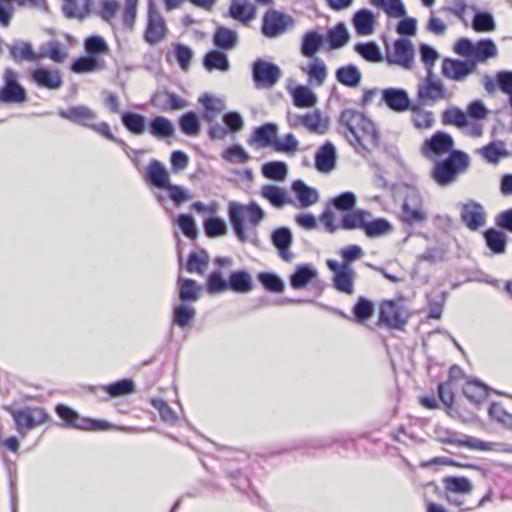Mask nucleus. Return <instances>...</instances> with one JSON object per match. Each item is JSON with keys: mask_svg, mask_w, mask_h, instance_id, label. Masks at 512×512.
Segmentation results:
<instances>
[{"mask_svg": "<svg viewBox=\"0 0 512 512\" xmlns=\"http://www.w3.org/2000/svg\"><path fill=\"white\" fill-rule=\"evenodd\" d=\"M178 284L180 285L179 299L182 303L198 300L200 287L197 285L196 281L179 278Z\"/></svg>", "mask_w": 512, "mask_h": 512, "instance_id": "58", "label": "nucleus"}, {"mask_svg": "<svg viewBox=\"0 0 512 512\" xmlns=\"http://www.w3.org/2000/svg\"><path fill=\"white\" fill-rule=\"evenodd\" d=\"M204 232L208 238L223 236L227 232V226L223 219L217 216H210L204 220Z\"/></svg>", "mask_w": 512, "mask_h": 512, "instance_id": "64", "label": "nucleus"}, {"mask_svg": "<svg viewBox=\"0 0 512 512\" xmlns=\"http://www.w3.org/2000/svg\"><path fill=\"white\" fill-rule=\"evenodd\" d=\"M17 73L11 69L4 70V85L0 89V103H23L27 101V91L18 82Z\"/></svg>", "mask_w": 512, "mask_h": 512, "instance_id": "10", "label": "nucleus"}, {"mask_svg": "<svg viewBox=\"0 0 512 512\" xmlns=\"http://www.w3.org/2000/svg\"><path fill=\"white\" fill-rule=\"evenodd\" d=\"M335 76L339 83L350 88L357 87L362 79L360 70L354 64L339 67L335 72Z\"/></svg>", "mask_w": 512, "mask_h": 512, "instance_id": "44", "label": "nucleus"}, {"mask_svg": "<svg viewBox=\"0 0 512 512\" xmlns=\"http://www.w3.org/2000/svg\"><path fill=\"white\" fill-rule=\"evenodd\" d=\"M91 3V0H65L63 13L67 18L83 20L90 14Z\"/></svg>", "mask_w": 512, "mask_h": 512, "instance_id": "39", "label": "nucleus"}, {"mask_svg": "<svg viewBox=\"0 0 512 512\" xmlns=\"http://www.w3.org/2000/svg\"><path fill=\"white\" fill-rule=\"evenodd\" d=\"M362 231L368 238L385 236L392 231L391 223L384 218H366Z\"/></svg>", "mask_w": 512, "mask_h": 512, "instance_id": "41", "label": "nucleus"}, {"mask_svg": "<svg viewBox=\"0 0 512 512\" xmlns=\"http://www.w3.org/2000/svg\"><path fill=\"white\" fill-rule=\"evenodd\" d=\"M365 119L366 116L362 112L354 109H345L341 112L339 117V124L347 132L350 133V136L346 134L349 141L355 140Z\"/></svg>", "mask_w": 512, "mask_h": 512, "instance_id": "26", "label": "nucleus"}, {"mask_svg": "<svg viewBox=\"0 0 512 512\" xmlns=\"http://www.w3.org/2000/svg\"><path fill=\"white\" fill-rule=\"evenodd\" d=\"M350 39L349 32L343 22L337 23L329 29L326 34V40L331 50L344 47Z\"/></svg>", "mask_w": 512, "mask_h": 512, "instance_id": "47", "label": "nucleus"}, {"mask_svg": "<svg viewBox=\"0 0 512 512\" xmlns=\"http://www.w3.org/2000/svg\"><path fill=\"white\" fill-rule=\"evenodd\" d=\"M352 24L358 35H370L373 33L376 24L375 15L370 9L362 8L354 13Z\"/></svg>", "mask_w": 512, "mask_h": 512, "instance_id": "30", "label": "nucleus"}, {"mask_svg": "<svg viewBox=\"0 0 512 512\" xmlns=\"http://www.w3.org/2000/svg\"><path fill=\"white\" fill-rule=\"evenodd\" d=\"M261 172L267 179L282 181L288 174V166L283 161H270L262 165Z\"/></svg>", "mask_w": 512, "mask_h": 512, "instance_id": "55", "label": "nucleus"}, {"mask_svg": "<svg viewBox=\"0 0 512 512\" xmlns=\"http://www.w3.org/2000/svg\"><path fill=\"white\" fill-rule=\"evenodd\" d=\"M257 279L269 292L281 293L285 288L283 280L273 272H260Z\"/></svg>", "mask_w": 512, "mask_h": 512, "instance_id": "63", "label": "nucleus"}, {"mask_svg": "<svg viewBox=\"0 0 512 512\" xmlns=\"http://www.w3.org/2000/svg\"><path fill=\"white\" fill-rule=\"evenodd\" d=\"M454 52L474 63L475 67L477 63L486 62L498 55L497 46L490 38L481 39L476 43L468 38H461L455 43Z\"/></svg>", "mask_w": 512, "mask_h": 512, "instance_id": "3", "label": "nucleus"}, {"mask_svg": "<svg viewBox=\"0 0 512 512\" xmlns=\"http://www.w3.org/2000/svg\"><path fill=\"white\" fill-rule=\"evenodd\" d=\"M442 123L463 128L468 125L467 114L458 107L447 108L442 113Z\"/></svg>", "mask_w": 512, "mask_h": 512, "instance_id": "61", "label": "nucleus"}, {"mask_svg": "<svg viewBox=\"0 0 512 512\" xmlns=\"http://www.w3.org/2000/svg\"><path fill=\"white\" fill-rule=\"evenodd\" d=\"M473 10H475V14L472 21V28L476 32H491L496 29L494 17L490 12L479 11L474 7Z\"/></svg>", "mask_w": 512, "mask_h": 512, "instance_id": "57", "label": "nucleus"}, {"mask_svg": "<svg viewBox=\"0 0 512 512\" xmlns=\"http://www.w3.org/2000/svg\"><path fill=\"white\" fill-rule=\"evenodd\" d=\"M293 104L298 108H310L317 102L315 93L308 87L299 85L291 91Z\"/></svg>", "mask_w": 512, "mask_h": 512, "instance_id": "50", "label": "nucleus"}, {"mask_svg": "<svg viewBox=\"0 0 512 512\" xmlns=\"http://www.w3.org/2000/svg\"><path fill=\"white\" fill-rule=\"evenodd\" d=\"M447 98V90L440 81L433 79V74H427L425 80L418 85L417 103L432 105Z\"/></svg>", "mask_w": 512, "mask_h": 512, "instance_id": "12", "label": "nucleus"}, {"mask_svg": "<svg viewBox=\"0 0 512 512\" xmlns=\"http://www.w3.org/2000/svg\"><path fill=\"white\" fill-rule=\"evenodd\" d=\"M409 316L408 310L402 304L393 300H386L380 305L379 325L403 330Z\"/></svg>", "mask_w": 512, "mask_h": 512, "instance_id": "8", "label": "nucleus"}, {"mask_svg": "<svg viewBox=\"0 0 512 512\" xmlns=\"http://www.w3.org/2000/svg\"><path fill=\"white\" fill-rule=\"evenodd\" d=\"M442 443L457 445L459 447H468L473 450L489 451L492 449V443L482 441L472 436L457 438L455 435H448L441 439Z\"/></svg>", "mask_w": 512, "mask_h": 512, "instance_id": "45", "label": "nucleus"}, {"mask_svg": "<svg viewBox=\"0 0 512 512\" xmlns=\"http://www.w3.org/2000/svg\"><path fill=\"white\" fill-rule=\"evenodd\" d=\"M222 158L226 162L233 164H245L251 160V156L239 144H234L226 148L222 153Z\"/></svg>", "mask_w": 512, "mask_h": 512, "instance_id": "62", "label": "nucleus"}, {"mask_svg": "<svg viewBox=\"0 0 512 512\" xmlns=\"http://www.w3.org/2000/svg\"><path fill=\"white\" fill-rule=\"evenodd\" d=\"M302 125L311 133L323 135L329 129V120L323 118L319 109L303 114Z\"/></svg>", "mask_w": 512, "mask_h": 512, "instance_id": "38", "label": "nucleus"}, {"mask_svg": "<svg viewBox=\"0 0 512 512\" xmlns=\"http://www.w3.org/2000/svg\"><path fill=\"white\" fill-rule=\"evenodd\" d=\"M58 115L76 125L89 128L97 120V113L86 105H75L67 109H59Z\"/></svg>", "mask_w": 512, "mask_h": 512, "instance_id": "19", "label": "nucleus"}, {"mask_svg": "<svg viewBox=\"0 0 512 512\" xmlns=\"http://www.w3.org/2000/svg\"><path fill=\"white\" fill-rule=\"evenodd\" d=\"M208 262L209 255L205 250L200 253L194 251L189 254L185 268L189 273L203 275Z\"/></svg>", "mask_w": 512, "mask_h": 512, "instance_id": "60", "label": "nucleus"}, {"mask_svg": "<svg viewBox=\"0 0 512 512\" xmlns=\"http://www.w3.org/2000/svg\"><path fill=\"white\" fill-rule=\"evenodd\" d=\"M203 66L209 72L214 70L227 72L230 69V62L224 51L214 49L203 57Z\"/></svg>", "mask_w": 512, "mask_h": 512, "instance_id": "35", "label": "nucleus"}, {"mask_svg": "<svg viewBox=\"0 0 512 512\" xmlns=\"http://www.w3.org/2000/svg\"><path fill=\"white\" fill-rule=\"evenodd\" d=\"M292 191L300 202L301 207H309L319 200V193L315 188L309 187L304 181L298 179L292 183Z\"/></svg>", "mask_w": 512, "mask_h": 512, "instance_id": "34", "label": "nucleus"}, {"mask_svg": "<svg viewBox=\"0 0 512 512\" xmlns=\"http://www.w3.org/2000/svg\"><path fill=\"white\" fill-rule=\"evenodd\" d=\"M400 220L408 225L421 224L427 220L420 193L411 188L407 191L401 206Z\"/></svg>", "mask_w": 512, "mask_h": 512, "instance_id": "7", "label": "nucleus"}, {"mask_svg": "<svg viewBox=\"0 0 512 512\" xmlns=\"http://www.w3.org/2000/svg\"><path fill=\"white\" fill-rule=\"evenodd\" d=\"M469 166V156L461 150H454L445 159L435 162L431 175L439 186L447 187L455 183L458 175L464 173Z\"/></svg>", "mask_w": 512, "mask_h": 512, "instance_id": "2", "label": "nucleus"}, {"mask_svg": "<svg viewBox=\"0 0 512 512\" xmlns=\"http://www.w3.org/2000/svg\"><path fill=\"white\" fill-rule=\"evenodd\" d=\"M5 409L12 415L16 430L23 436L26 435L28 430L47 422L49 418L48 413L41 407L27 406L22 409L6 407Z\"/></svg>", "mask_w": 512, "mask_h": 512, "instance_id": "4", "label": "nucleus"}, {"mask_svg": "<svg viewBox=\"0 0 512 512\" xmlns=\"http://www.w3.org/2000/svg\"><path fill=\"white\" fill-rule=\"evenodd\" d=\"M454 140L452 136L444 131L434 133L426 139L422 146V154L431 159L454 151Z\"/></svg>", "mask_w": 512, "mask_h": 512, "instance_id": "13", "label": "nucleus"}, {"mask_svg": "<svg viewBox=\"0 0 512 512\" xmlns=\"http://www.w3.org/2000/svg\"><path fill=\"white\" fill-rule=\"evenodd\" d=\"M229 289L236 293H247L253 289V281L246 270L233 271L228 279Z\"/></svg>", "mask_w": 512, "mask_h": 512, "instance_id": "46", "label": "nucleus"}, {"mask_svg": "<svg viewBox=\"0 0 512 512\" xmlns=\"http://www.w3.org/2000/svg\"><path fill=\"white\" fill-rule=\"evenodd\" d=\"M166 35V25L163 17L156 11L154 4L150 1L148 6V22L144 38L149 44H156Z\"/></svg>", "mask_w": 512, "mask_h": 512, "instance_id": "18", "label": "nucleus"}, {"mask_svg": "<svg viewBox=\"0 0 512 512\" xmlns=\"http://www.w3.org/2000/svg\"><path fill=\"white\" fill-rule=\"evenodd\" d=\"M38 56L39 60L49 58L55 63H63L68 57V52L60 41L49 40L40 45Z\"/></svg>", "mask_w": 512, "mask_h": 512, "instance_id": "31", "label": "nucleus"}, {"mask_svg": "<svg viewBox=\"0 0 512 512\" xmlns=\"http://www.w3.org/2000/svg\"><path fill=\"white\" fill-rule=\"evenodd\" d=\"M150 102L152 106L164 112L182 110L189 105L186 99L167 89L155 91L151 96Z\"/></svg>", "mask_w": 512, "mask_h": 512, "instance_id": "15", "label": "nucleus"}, {"mask_svg": "<svg viewBox=\"0 0 512 512\" xmlns=\"http://www.w3.org/2000/svg\"><path fill=\"white\" fill-rule=\"evenodd\" d=\"M294 26V19L277 10H268L262 19V34L267 38H276Z\"/></svg>", "mask_w": 512, "mask_h": 512, "instance_id": "9", "label": "nucleus"}, {"mask_svg": "<svg viewBox=\"0 0 512 512\" xmlns=\"http://www.w3.org/2000/svg\"><path fill=\"white\" fill-rule=\"evenodd\" d=\"M252 79L257 89H270L282 77V70L275 63L257 59L252 64Z\"/></svg>", "mask_w": 512, "mask_h": 512, "instance_id": "6", "label": "nucleus"}, {"mask_svg": "<svg viewBox=\"0 0 512 512\" xmlns=\"http://www.w3.org/2000/svg\"><path fill=\"white\" fill-rule=\"evenodd\" d=\"M317 277V271L309 264L298 265L290 276V285L294 289L306 287Z\"/></svg>", "mask_w": 512, "mask_h": 512, "instance_id": "36", "label": "nucleus"}, {"mask_svg": "<svg viewBox=\"0 0 512 512\" xmlns=\"http://www.w3.org/2000/svg\"><path fill=\"white\" fill-rule=\"evenodd\" d=\"M489 387L482 383L480 380L467 381L464 388L463 394L466 398L474 404H481L488 396Z\"/></svg>", "mask_w": 512, "mask_h": 512, "instance_id": "43", "label": "nucleus"}, {"mask_svg": "<svg viewBox=\"0 0 512 512\" xmlns=\"http://www.w3.org/2000/svg\"><path fill=\"white\" fill-rule=\"evenodd\" d=\"M460 218L469 230L478 231L486 223V212L480 203L470 200L461 204Z\"/></svg>", "mask_w": 512, "mask_h": 512, "instance_id": "14", "label": "nucleus"}, {"mask_svg": "<svg viewBox=\"0 0 512 512\" xmlns=\"http://www.w3.org/2000/svg\"><path fill=\"white\" fill-rule=\"evenodd\" d=\"M196 317V309L185 303H180L173 310V324L180 328L187 327Z\"/></svg>", "mask_w": 512, "mask_h": 512, "instance_id": "53", "label": "nucleus"}, {"mask_svg": "<svg viewBox=\"0 0 512 512\" xmlns=\"http://www.w3.org/2000/svg\"><path fill=\"white\" fill-rule=\"evenodd\" d=\"M30 78L38 87L48 90H58L63 85V75L57 68H36L31 71Z\"/></svg>", "mask_w": 512, "mask_h": 512, "instance_id": "16", "label": "nucleus"}, {"mask_svg": "<svg viewBox=\"0 0 512 512\" xmlns=\"http://www.w3.org/2000/svg\"><path fill=\"white\" fill-rule=\"evenodd\" d=\"M256 6L249 0H231L229 16L243 24L255 18Z\"/></svg>", "mask_w": 512, "mask_h": 512, "instance_id": "29", "label": "nucleus"}, {"mask_svg": "<svg viewBox=\"0 0 512 512\" xmlns=\"http://www.w3.org/2000/svg\"><path fill=\"white\" fill-rule=\"evenodd\" d=\"M354 51L368 62L378 63L383 60L379 46L373 41L357 43Z\"/></svg>", "mask_w": 512, "mask_h": 512, "instance_id": "52", "label": "nucleus"}, {"mask_svg": "<svg viewBox=\"0 0 512 512\" xmlns=\"http://www.w3.org/2000/svg\"><path fill=\"white\" fill-rule=\"evenodd\" d=\"M328 268L334 273V287L347 294L353 292L354 271L346 263H337L335 260H327Z\"/></svg>", "mask_w": 512, "mask_h": 512, "instance_id": "17", "label": "nucleus"}, {"mask_svg": "<svg viewBox=\"0 0 512 512\" xmlns=\"http://www.w3.org/2000/svg\"><path fill=\"white\" fill-rule=\"evenodd\" d=\"M278 134V125L276 123L268 122L259 127L254 128L252 134L248 139L249 145H254L257 148H265L271 146L276 140Z\"/></svg>", "mask_w": 512, "mask_h": 512, "instance_id": "24", "label": "nucleus"}, {"mask_svg": "<svg viewBox=\"0 0 512 512\" xmlns=\"http://www.w3.org/2000/svg\"><path fill=\"white\" fill-rule=\"evenodd\" d=\"M148 130L158 140H166L174 136L175 127L172 121L164 116H155L150 119Z\"/></svg>", "mask_w": 512, "mask_h": 512, "instance_id": "33", "label": "nucleus"}, {"mask_svg": "<svg viewBox=\"0 0 512 512\" xmlns=\"http://www.w3.org/2000/svg\"><path fill=\"white\" fill-rule=\"evenodd\" d=\"M10 59L16 64L24 62H38V51H35L31 42L15 39L7 45Z\"/></svg>", "mask_w": 512, "mask_h": 512, "instance_id": "20", "label": "nucleus"}, {"mask_svg": "<svg viewBox=\"0 0 512 512\" xmlns=\"http://www.w3.org/2000/svg\"><path fill=\"white\" fill-rule=\"evenodd\" d=\"M444 487L448 492L469 494L472 491V483L466 477L448 476L443 479Z\"/></svg>", "mask_w": 512, "mask_h": 512, "instance_id": "59", "label": "nucleus"}, {"mask_svg": "<svg viewBox=\"0 0 512 512\" xmlns=\"http://www.w3.org/2000/svg\"><path fill=\"white\" fill-rule=\"evenodd\" d=\"M372 214L366 210L357 209L346 212L342 218L339 226L344 230L363 229L366 218H371Z\"/></svg>", "mask_w": 512, "mask_h": 512, "instance_id": "42", "label": "nucleus"}, {"mask_svg": "<svg viewBox=\"0 0 512 512\" xmlns=\"http://www.w3.org/2000/svg\"><path fill=\"white\" fill-rule=\"evenodd\" d=\"M378 105H385L395 113H403L412 108L413 102L405 89L388 87L381 90V99Z\"/></svg>", "mask_w": 512, "mask_h": 512, "instance_id": "11", "label": "nucleus"}, {"mask_svg": "<svg viewBox=\"0 0 512 512\" xmlns=\"http://www.w3.org/2000/svg\"><path fill=\"white\" fill-rule=\"evenodd\" d=\"M324 36L315 30L306 32L302 37L301 54L307 58H314L323 46Z\"/></svg>", "mask_w": 512, "mask_h": 512, "instance_id": "37", "label": "nucleus"}, {"mask_svg": "<svg viewBox=\"0 0 512 512\" xmlns=\"http://www.w3.org/2000/svg\"><path fill=\"white\" fill-rule=\"evenodd\" d=\"M121 121L123 126L134 135H142L147 129L146 117L136 112L127 111L122 113Z\"/></svg>", "mask_w": 512, "mask_h": 512, "instance_id": "48", "label": "nucleus"}, {"mask_svg": "<svg viewBox=\"0 0 512 512\" xmlns=\"http://www.w3.org/2000/svg\"><path fill=\"white\" fill-rule=\"evenodd\" d=\"M483 237L487 247L494 254H503L506 251L507 235L496 228H488L484 231Z\"/></svg>", "mask_w": 512, "mask_h": 512, "instance_id": "40", "label": "nucleus"}, {"mask_svg": "<svg viewBox=\"0 0 512 512\" xmlns=\"http://www.w3.org/2000/svg\"><path fill=\"white\" fill-rule=\"evenodd\" d=\"M228 216L237 239L242 243L250 242L256 245V227L265 218L264 210L256 202L245 205L233 201L229 203Z\"/></svg>", "mask_w": 512, "mask_h": 512, "instance_id": "1", "label": "nucleus"}, {"mask_svg": "<svg viewBox=\"0 0 512 512\" xmlns=\"http://www.w3.org/2000/svg\"><path fill=\"white\" fill-rule=\"evenodd\" d=\"M336 149L334 145L327 141L315 154V166L320 172H330L336 165Z\"/></svg>", "mask_w": 512, "mask_h": 512, "instance_id": "28", "label": "nucleus"}, {"mask_svg": "<svg viewBox=\"0 0 512 512\" xmlns=\"http://www.w3.org/2000/svg\"><path fill=\"white\" fill-rule=\"evenodd\" d=\"M421 105L413 103L412 108L408 110L412 112L411 122L416 129H429L434 124V114L431 111L423 110Z\"/></svg>", "mask_w": 512, "mask_h": 512, "instance_id": "49", "label": "nucleus"}, {"mask_svg": "<svg viewBox=\"0 0 512 512\" xmlns=\"http://www.w3.org/2000/svg\"><path fill=\"white\" fill-rule=\"evenodd\" d=\"M369 2L381 8L389 17L401 18L406 15V9L401 0H369Z\"/></svg>", "mask_w": 512, "mask_h": 512, "instance_id": "54", "label": "nucleus"}, {"mask_svg": "<svg viewBox=\"0 0 512 512\" xmlns=\"http://www.w3.org/2000/svg\"><path fill=\"white\" fill-rule=\"evenodd\" d=\"M145 179L156 188L164 189L170 183L169 173L157 159H151L145 170Z\"/></svg>", "mask_w": 512, "mask_h": 512, "instance_id": "27", "label": "nucleus"}, {"mask_svg": "<svg viewBox=\"0 0 512 512\" xmlns=\"http://www.w3.org/2000/svg\"><path fill=\"white\" fill-rule=\"evenodd\" d=\"M55 411L57 415L65 422L69 427L81 429V430H107L114 428L115 426L104 420H94L84 418L78 415V413L66 405L59 404L56 406Z\"/></svg>", "mask_w": 512, "mask_h": 512, "instance_id": "5", "label": "nucleus"}, {"mask_svg": "<svg viewBox=\"0 0 512 512\" xmlns=\"http://www.w3.org/2000/svg\"><path fill=\"white\" fill-rule=\"evenodd\" d=\"M238 34L225 26H218L213 35V44L222 51L233 50L238 44Z\"/></svg>", "mask_w": 512, "mask_h": 512, "instance_id": "32", "label": "nucleus"}, {"mask_svg": "<svg viewBox=\"0 0 512 512\" xmlns=\"http://www.w3.org/2000/svg\"><path fill=\"white\" fill-rule=\"evenodd\" d=\"M271 242L277 249L279 256L286 262L293 258L290 247L293 243L292 231L285 226L278 227L271 233Z\"/></svg>", "mask_w": 512, "mask_h": 512, "instance_id": "25", "label": "nucleus"}, {"mask_svg": "<svg viewBox=\"0 0 512 512\" xmlns=\"http://www.w3.org/2000/svg\"><path fill=\"white\" fill-rule=\"evenodd\" d=\"M475 71L474 63L460 59L445 58L442 62V74L454 81H463Z\"/></svg>", "mask_w": 512, "mask_h": 512, "instance_id": "23", "label": "nucleus"}, {"mask_svg": "<svg viewBox=\"0 0 512 512\" xmlns=\"http://www.w3.org/2000/svg\"><path fill=\"white\" fill-rule=\"evenodd\" d=\"M181 132L187 136H197L201 129L200 119L196 112L188 111L178 120Z\"/></svg>", "mask_w": 512, "mask_h": 512, "instance_id": "51", "label": "nucleus"}, {"mask_svg": "<svg viewBox=\"0 0 512 512\" xmlns=\"http://www.w3.org/2000/svg\"><path fill=\"white\" fill-rule=\"evenodd\" d=\"M394 56L387 55L386 60L389 64H397L406 69L413 67L414 48L410 40L398 38L394 42Z\"/></svg>", "mask_w": 512, "mask_h": 512, "instance_id": "22", "label": "nucleus"}, {"mask_svg": "<svg viewBox=\"0 0 512 512\" xmlns=\"http://www.w3.org/2000/svg\"><path fill=\"white\" fill-rule=\"evenodd\" d=\"M350 143L358 150L359 148L370 151L379 144V133L373 121L366 117L359 129V134Z\"/></svg>", "mask_w": 512, "mask_h": 512, "instance_id": "21", "label": "nucleus"}, {"mask_svg": "<svg viewBox=\"0 0 512 512\" xmlns=\"http://www.w3.org/2000/svg\"><path fill=\"white\" fill-rule=\"evenodd\" d=\"M261 195L276 208L283 207L290 202L284 189L275 185H265L261 188Z\"/></svg>", "mask_w": 512, "mask_h": 512, "instance_id": "56", "label": "nucleus"}]
</instances>
